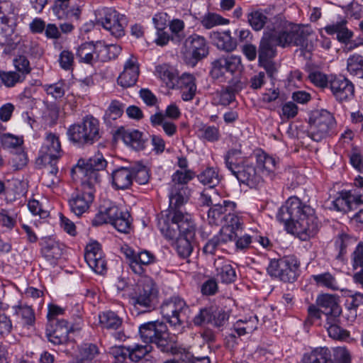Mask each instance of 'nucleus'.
<instances>
[{
	"label": "nucleus",
	"mask_w": 363,
	"mask_h": 363,
	"mask_svg": "<svg viewBox=\"0 0 363 363\" xmlns=\"http://www.w3.org/2000/svg\"><path fill=\"white\" fill-rule=\"evenodd\" d=\"M16 314L21 317L24 323L32 325L35 322V313L31 306L19 304L13 307Z\"/></svg>",
	"instance_id": "nucleus-53"
},
{
	"label": "nucleus",
	"mask_w": 363,
	"mask_h": 363,
	"mask_svg": "<svg viewBox=\"0 0 363 363\" xmlns=\"http://www.w3.org/2000/svg\"><path fill=\"white\" fill-rule=\"evenodd\" d=\"M211 316L210 324L218 328L223 327L229 318L228 313L223 310L211 309Z\"/></svg>",
	"instance_id": "nucleus-59"
},
{
	"label": "nucleus",
	"mask_w": 363,
	"mask_h": 363,
	"mask_svg": "<svg viewBox=\"0 0 363 363\" xmlns=\"http://www.w3.org/2000/svg\"><path fill=\"white\" fill-rule=\"evenodd\" d=\"M121 252L128 261L129 266L135 274L144 273V267L155 262V255L147 250L135 252L128 246L121 247Z\"/></svg>",
	"instance_id": "nucleus-16"
},
{
	"label": "nucleus",
	"mask_w": 363,
	"mask_h": 363,
	"mask_svg": "<svg viewBox=\"0 0 363 363\" xmlns=\"http://www.w3.org/2000/svg\"><path fill=\"white\" fill-rule=\"evenodd\" d=\"M123 140L138 151L145 149L147 143L143 138V133L138 130L125 131L123 134Z\"/></svg>",
	"instance_id": "nucleus-44"
},
{
	"label": "nucleus",
	"mask_w": 363,
	"mask_h": 363,
	"mask_svg": "<svg viewBox=\"0 0 363 363\" xmlns=\"http://www.w3.org/2000/svg\"><path fill=\"white\" fill-rule=\"evenodd\" d=\"M315 303L320 308L322 313L326 315V319L337 318L342 312L337 297L332 294L318 295Z\"/></svg>",
	"instance_id": "nucleus-24"
},
{
	"label": "nucleus",
	"mask_w": 363,
	"mask_h": 363,
	"mask_svg": "<svg viewBox=\"0 0 363 363\" xmlns=\"http://www.w3.org/2000/svg\"><path fill=\"white\" fill-rule=\"evenodd\" d=\"M210 74L220 82H232L233 75L242 67V60L238 55L221 56L211 64Z\"/></svg>",
	"instance_id": "nucleus-12"
},
{
	"label": "nucleus",
	"mask_w": 363,
	"mask_h": 363,
	"mask_svg": "<svg viewBox=\"0 0 363 363\" xmlns=\"http://www.w3.org/2000/svg\"><path fill=\"white\" fill-rule=\"evenodd\" d=\"M121 48L115 44L105 45L101 41L96 42L97 62H106L115 59L121 53Z\"/></svg>",
	"instance_id": "nucleus-36"
},
{
	"label": "nucleus",
	"mask_w": 363,
	"mask_h": 363,
	"mask_svg": "<svg viewBox=\"0 0 363 363\" xmlns=\"http://www.w3.org/2000/svg\"><path fill=\"white\" fill-rule=\"evenodd\" d=\"M76 56L80 62L91 65L97 62L96 43L86 42L81 44L77 49Z\"/></svg>",
	"instance_id": "nucleus-37"
},
{
	"label": "nucleus",
	"mask_w": 363,
	"mask_h": 363,
	"mask_svg": "<svg viewBox=\"0 0 363 363\" xmlns=\"http://www.w3.org/2000/svg\"><path fill=\"white\" fill-rule=\"evenodd\" d=\"M242 154V145L240 143H237L234 147L229 148L224 155L223 158L225 167L232 174L241 165L236 162Z\"/></svg>",
	"instance_id": "nucleus-40"
},
{
	"label": "nucleus",
	"mask_w": 363,
	"mask_h": 363,
	"mask_svg": "<svg viewBox=\"0 0 363 363\" xmlns=\"http://www.w3.org/2000/svg\"><path fill=\"white\" fill-rule=\"evenodd\" d=\"M237 204L234 201L223 200L215 203L208 211V221L211 225H221L230 213L235 212Z\"/></svg>",
	"instance_id": "nucleus-20"
},
{
	"label": "nucleus",
	"mask_w": 363,
	"mask_h": 363,
	"mask_svg": "<svg viewBox=\"0 0 363 363\" xmlns=\"http://www.w3.org/2000/svg\"><path fill=\"white\" fill-rule=\"evenodd\" d=\"M99 354L98 346L93 343H84L79 348L78 358L81 362H91Z\"/></svg>",
	"instance_id": "nucleus-49"
},
{
	"label": "nucleus",
	"mask_w": 363,
	"mask_h": 363,
	"mask_svg": "<svg viewBox=\"0 0 363 363\" xmlns=\"http://www.w3.org/2000/svg\"><path fill=\"white\" fill-rule=\"evenodd\" d=\"M257 325V317L250 318L249 320H239L234 326L233 329L238 336L244 335L252 333Z\"/></svg>",
	"instance_id": "nucleus-50"
},
{
	"label": "nucleus",
	"mask_w": 363,
	"mask_h": 363,
	"mask_svg": "<svg viewBox=\"0 0 363 363\" xmlns=\"http://www.w3.org/2000/svg\"><path fill=\"white\" fill-rule=\"evenodd\" d=\"M216 278L223 283L229 284L236 279V272L228 261L218 259L214 262Z\"/></svg>",
	"instance_id": "nucleus-33"
},
{
	"label": "nucleus",
	"mask_w": 363,
	"mask_h": 363,
	"mask_svg": "<svg viewBox=\"0 0 363 363\" xmlns=\"http://www.w3.org/2000/svg\"><path fill=\"white\" fill-rule=\"evenodd\" d=\"M43 257L49 260L57 259L60 257L62 250L58 244L54 241L47 242L41 250Z\"/></svg>",
	"instance_id": "nucleus-54"
},
{
	"label": "nucleus",
	"mask_w": 363,
	"mask_h": 363,
	"mask_svg": "<svg viewBox=\"0 0 363 363\" xmlns=\"http://www.w3.org/2000/svg\"><path fill=\"white\" fill-rule=\"evenodd\" d=\"M100 17L98 22L103 28L116 37L120 38L124 35V28L127 25L126 18L111 8H104L99 11Z\"/></svg>",
	"instance_id": "nucleus-14"
},
{
	"label": "nucleus",
	"mask_w": 363,
	"mask_h": 363,
	"mask_svg": "<svg viewBox=\"0 0 363 363\" xmlns=\"http://www.w3.org/2000/svg\"><path fill=\"white\" fill-rule=\"evenodd\" d=\"M198 136L201 140L215 143L220 140V133L219 128L215 125L201 124L198 129Z\"/></svg>",
	"instance_id": "nucleus-46"
},
{
	"label": "nucleus",
	"mask_w": 363,
	"mask_h": 363,
	"mask_svg": "<svg viewBox=\"0 0 363 363\" xmlns=\"http://www.w3.org/2000/svg\"><path fill=\"white\" fill-rule=\"evenodd\" d=\"M157 292L156 285L150 277L140 278L132 296L135 307L138 308L140 306L145 308V311H150L154 307Z\"/></svg>",
	"instance_id": "nucleus-13"
},
{
	"label": "nucleus",
	"mask_w": 363,
	"mask_h": 363,
	"mask_svg": "<svg viewBox=\"0 0 363 363\" xmlns=\"http://www.w3.org/2000/svg\"><path fill=\"white\" fill-rule=\"evenodd\" d=\"M229 23L228 19L211 12L206 13L201 19V25L206 29H211L217 26L228 25Z\"/></svg>",
	"instance_id": "nucleus-51"
},
{
	"label": "nucleus",
	"mask_w": 363,
	"mask_h": 363,
	"mask_svg": "<svg viewBox=\"0 0 363 363\" xmlns=\"http://www.w3.org/2000/svg\"><path fill=\"white\" fill-rule=\"evenodd\" d=\"M160 312L167 322L176 328H181L188 320L191 310L183 298L174 296L162 302Z\"/></svg>",
	"instance_id": "nucleus-9"
},
{
	"label": "nucleus",
	"mask_w": 363,
	"mask_h": 363,
	"mask_svg": "<svg viewBox=\"0 0 363 363\" xmlns=\"http://www.w3.org/2000/svg\"><path fill=\"white\" fill-rule=\"evenodd\" d=\"M107 162L101 153L97 152L86 160L80 159L72 171L82 176L85 185L97 186L101 181V172L104 171Z\"/></svg>",
	"instance_id": "nucleus-8"
},
{
	"label": "nucleus",
	"mask_w": 363,
	"mask_h": 363,
	"mask_svg": "<svg viewBox=\"0 0 363 363\" xmlns=\"http://www.w3.org/2000/svg\"><path fill=\"white\" fill-rule=\"evenodd\" d=\"M230 84L215 94V99L222 106H228L235 99V94L242 89L243 86L240 80L229 82Z\"/></svg>",
	"instance_id": "nucleus-31"
},
{
	"label": "nucleus",
	"mask_w": 363,
	"mask_h": 363,
	"mask_svg": "<svg viewBox=\"0 0 363 363\" xmlns=\"http://www.w3.org/2000/svg\"><path fill=\"white\" fill-rule=\"evenodd\" d=\"M311 278L318 286L325 287L332 291L340 289L338 281L335 275L329 272L313 274L311 276Z\"/></svg>",
	"instance_id": "nucleus-41"
},
{
	"label": "nucleus",
	"mask_w": 363,
	"mask_h": 363,
	"mask_svg": "<svg viewBox=\"0 0 363 363\" xmlns=\"http://www.w3.org/2000/svg\"><path fill=\"white\" fill-rule=\"evenodd\" d=\"M347 21L341 19L339 21L326 26L324 29L328 35H337L338 41L345 43L349 41L353 35V33L347 27Z\"/></svg>",
	"instance_id": "nucleus-34"
},
{
	"label": "nucleus",
	"mask_w": 363,
	"mask_h": 363,
	"mask_svg": "<svg viewBox=\"0 0 363 363\" xmlns=\"http://www.w3.org/2000/svg\"><path fill=\"white\" fill-rule=\"evenodd\" d=\"M307 135L313 140L319 142L326 138L333 130L335 120L327 110L314 111L309 118Z\"/></svg>",
	"instance_id": "nucleus-11"
},
{
	"label": "nucleus",
	"mask_w": 363,
	"mask_h": 363,
	"mask_svg": "<svg viewBox=\"0 0 363 363\" xmlns=\"http://www.w3.org/2000/svg\"><path fill=\"white\" fill-rule=\"evenodd\" d=\"M308 78L310 81L316 86L323 89L330 86V75L327 76L324 73L319 71H314L309 74Z\"/></svg>",
	"instance_id": "nucleus-58"
},
{
	"label": "nucleus",
	"mask_w": 363,
	"mask_h": 363,
	"mask_svg": "<svg viewBox=\"0 0 363 363\" xmlns=\"http://www.w3.org/2000/svg\"><path fill=\"white\" fill-rule=\"evenodd\" d=\"M267 29L274 33L277 43L281 48L303 46L311 33L308 26L289 23L281 16H275L269 21Z\"/></svg>",
	"instance_id": "nucleus-4"
},
{
	"label": "nucleus",
	"mask_w": 363,
	"mask_h": 363,
	"mask_svg": "<svg viewBox=\"0 0 363 363\" xmlns=\"http://www.w3.org/2000/svg\"><path fill=\"white\" fill-rule=\"evenodd\" d=\"M108 223L118 232L127 233L130 228V214L121 211L117 206L111 204L105 208Z\"/></svg>",
	"instance_id": "nucleus-22"
},
{
	"label": "nucleus",
	"mask_w": 363,
	"mask_h": 363,
	"mask_svg": "<svg viewBox=\"0 0 363 363\" xmlns=\"http://www.w3.org/2000/svg\"><path fill=\"white\" fill-rule=\"evenodd\" d=\"M267 271L272 277L292 283L299 276L300 263L294 256H285L279 259L270 260Z\"/></svg>",
	"instance_id": "nucleus-10"
},
{
	"label": "nucleus",
	"mask_w": 363,
	"mask_h": 363,
	"mask_svg": "<svg viewBox=\"0 0 363 363\" xmlns=\"http://www.w3.org/2000/svg\"><path fill=\"white\" fill-rule=\"evenodd\" d=\"M52 9L54 15L60 20L72 17L78 19L81 13V10L78 6H69V4L59 1H55Z\"/></svg>",
	"instance_id": "nucleus-35"
},
{
	"label": "nucleus",
	"mask_w": 363,
	"mask_h": 363,
	"mask_svg": "<svg viewBox=\"0 0 363 363\" xmlns=\"http://www.w3.org/2000/svg\"><path fill=\"white\" fill-rule=\"evenodd\" d=\"M99 324L101 328L107 330H117L123 323L119 315L112 311H106L99 314Z\"/></svg>",
	"instance_id": "nucleus-39"
},
{
	"label": "nucleus",
	"mask_w": 363,
	"mask_h": 363,
	"mask_svg": "<svg viewBox=\"0 0 363 363\" xmlns=\"http://www.w3.org/2000/svg\"><path fill=\"white\" fill-rule=\"evenodd\" d=\"M156 74L162 80L167 86H174V81L177 77V70L172 66L163 64L156 67Z\"/></svg>",
	"instance_id": "nucleus-43"
},
{
	"label": "nucleus",
	"mask_w": 363,
	"mask_h": 363,
	"mask_svg": "<svg viewBox=\"0 0 363 363\" xmlns=\"http://www.w3.org/2000/svg\"><path fill=\"white\" fill-rule=\"evenodd\" d=\"M333 95L339 101L349 100L354 96L353 84L343 77L330 75L329 86Z\"/></svg>",
	"instance_id": "nucleus-21"
},
{
	"label": "nucleus",
	"mask_w": 363,
	"mask_h": 363,
	"mask_svg": "<svg viewBox=\"0 0 363 363\" xmlns=\"http://www.w3.org/2000/svg\"><path fill=\"white\" fill-rule=\"evenodd\" d=\"M186 45L191 52L193 58L201 60L208 54V47L204 37L192 34L186 40Z\"/></svg>",
	"instance_id": "nucleus-30"
},
{
	"label": "nucleus",
	"mask_w": 363,
	"mask_h": 363,
	"mask_svg": "<svg viewBox=\"0 0 363 363\" xmlns=\"http://www.w3.org/2000/svg\"><path fill=\"white\" fill-rule=\"evenodd\" d=\"M13 64L16 69L18 71V74L25 79L26 74H29L31 71L30 62L26 57L23 55H19L13 60Z\"/></svg>",
	"instance_id": "nucleus-57"
},
{
	"label": "nucleus",
	"mask_w": 363,
	"mask_h": 363,
	"mask_svg": "<svg viewBox=\"0 0 363 363\" xmlns=\"http://www.w3.org/2000/svg\"><path fill=\"white\" fill-rule=\"evenodd\" d=\"M194 177L190 170H177L172 176L171 188L169 190V205L167 210L183 211L182 206L187 202L189 189L186 184Z\"/></svg>",
	"instance_id": "nucleus-7"
},
{
	"label": "nucleus",
	"mask_w": 363,
	"mask_h": 363,
	"mask_svg": "<svg viewBox=\"0 0 363 363\" xmlns=\"http://www.w3.org/2000/svg\"><path fill=\"white\" fill-rule=\"evenodd\" d=\"M267 13V10H255L247 14V21L253 30H261L267 23H269Z\"/></svg>",
	"instance_id": "nucleus-42"
},
{
	"label": "nucleus",
	"mask_w": 363,
	"mask_h": 363,
	"mask_svg": "<svg viewBox=\"0 0 363 363\" xmlns=\"http://www.w3.org/2000/svg\"><path fill=\"white\" fill-rule=\"evenodd\" d=\"M303 363H333L330 350L327 347H318L303 357Z\"/></svg>",
	"instance_id": "nucleus-38"
},
{
	"label": "nucleus",
	"mask_w": 363,
	"mask_h": 363,
	"mask_svg": "<svg viewBox=\"0 0 363 363\" xmlns=\"http://www.w3.org/2000/svg\"><path fill=\"white\" fill-rule=\"evenodd\" d=\"M277 43L276 36L274 33L267 29L263 33L259 48H258V60L273 59L277 55Z\"/></svg>",
	"instance_id": "nucleus-25"
},
{
	"label": "nucleus",
	"mask_w": 363,
	"mask_h": 363,
	"mask_svg": "<svg viewBox=\"0 0 363 363\" xmlns=\"http://www.w3.org/2000/svg\"><path fill=\"white\" fill-rule=\"evenodd\" d=\"M199 181L203 185L211 188L216 186L220 182L218 172L213 167H207L198 175Z\"/></svg>",
	"instance_id": "nucleus-48"
},
{
	"label": "nucleus",
	"mask_w": 363,
	"mask_h": 363,
	"mask_svg": "<svg viewBox=\"0 0 363 363\" xmlns=\"http://www.w3.org/2000/svg\"><path fill=\"white\" fill-rule=\"evenodd\" d=\"M70 142L79 147L91 145L101 138L99 121L91 115L86 116L82 121L71 125L67 129Z\"/></svg>",
	"instance_id": "nucleus-5"
},
{
	"label": "nucleus",
	"mask_w": 363,
	"mask_h": 363,
	"mask_svg": "<svg viewBox=\"0 0 363 363\" xmlns=\"http://www.w3.org/2000/svg\"><path fill=\"white\" fill-rule=\"evenodd\" d=\"M112 185L116 189H128L133 183V172L131 167H121L111 174Z\"/></svg>",
	"instance_id": "nucleus-32"
},
{
	"label": "nucleus",
	"mask_w": 363,
	"mask_h": 363,
	"mask_svg": "<svg viewBox=\"0 0 363 363\" xmlns=\"http://www.w3.org/2000/svg\"><path fill=\"white\" fill-rule=\"evenodd\" d=\"M337 322L338 318L326 319L325 326L328 335L330 337L335 340H346L347 337H349L350 333L347 330L340 328L337 325Z\"/></svg>",
	"instance_id": "nucleus-45"
},
{
	"label": "nucleus",
	"mask_w": 363,
	"mask_h": 363,
	"mask_svg": "<svg viewBox=\"0 0 363 363\" xmlns=\"http://www.w3.org/2000/svg\"><path fill=\"white\" fill-rule=\"evenodd\" d=\"M152 350L150 345H141L135 344L127 347V351L130 359L133 362H138L145 357Z\"/></svg>",
	"instance_id": "nucleus-52"
},
{
	"label": "nucleus",
	"mask_w": 363,
	"mask_h": 363,
	"mask_svg": "<svg viewBox=\"0 0 363 363\" xmlns=\"http://www.w3.org/2000/svg\"><path fill=\"white\" fill-rule=\"evenodd\" d=\"M0 79L2 83L8 87L13 86L17 82H21L24 80L23 77L16 72L4 71H0Z\"/></svg>",
	"instance_id": "nucleus-61"
},
{
	"label": "nucleus",
	"mask_w": 363,
	"mask_h": 363,
	"mask_svg": "<svg viewBox=\"0 0 363 363\" xmlns=\"http://www.w3.org/2000/svg\"><path fill=\"white\" fill-rule=\"evenodd\" d=\"M72 331V325L67 320L61 319L48 323L45 335L49 342L58 345L69 341V333Z\"/></svg>",
	"instance_id": "nucleus-17"
},
{
	"label": "nucleus",
	"mask_w": 363,
	"mask_h": 363,
	"mask_svg": "<svg viewBox=\"0 0 363 363\" xmlns=\"http://www.w3.org/2000/svg\"><path fill=\"white\" fill-rule=\"evenodd\" d=\"M177 82L182 100L184 101L193 100L197 91L196 77L191 74L183 73Z\"/></svg>",
	"instance_id": "nucleus-28"
},
{
	"label": "nucleus",
	"mask_w": 363,
	"mask_h": 363,
	"mask_svg": "<svg viewBox=\"0 0 363 363\" xmlns=\"http://www.w3.org/2000/svg\"><path fill=\"white\" fill-rule=\"evenodd\" d=\"M363 203V194L352 191H341L333 201V206L338 211L347 212Z\"/></svg>",
	"instance_id": "nucleus-23"
},
{
	"label": "nucleus",
	"mask_w": 363,
	"mask_h": 363,
	"mask_svg": "<svg viewBox=\"0 0 363 363\" xmlns=\"http://www.w3.org/2000/svg\"><path fill=\"white\" fill-rule=\"evenodd\" d=\"M286 230L306 240L318 232L319 223L315 211L303 203L298 197L291 196L282 205L277 214Z\"/></svg>",
	"instance_id": "nucleus-2"
},
{
	"label": "nucleus",
	"mask_w": 363,
	"mask_h": 363,
	"mask_svg": "<svg viewBox=\"0 0 363 363\" xmlns=\"http://www.w3.org/2000/svg\"><path fill=\"white\" fill-rule=\"evenodd\" d=\"M85 184L82 181V189L73 193L69 199L70 210L77 216L88 211L94 199L96 186Z\"/></svg>",
	"instance_id": "nucleus-15"
},
{
	"label": "nucleus",
	"mask_w": 363,
	"mask_h": 363,
	"mask_svg": "<svg viewBox=\"0 0 363 363\" xmlns=\"http://www.w3.org/2000/svg\"><path fill=\"white\" fill-rule=\"evenodd\" d=\"M213 44L220 50L231 52L237 48V41L231 36L229 30L223 32L213 31L210 34Z\"/></svg>",
	"instance_id": "nucleus-29"
},
{
	"label": "nucleus",
	"mask_w": 363,
	"mask_h": 363,
	"mask_svg": "<svg viewBox=\"0 0 363 363\" xmlns=\"http://www.w3.org/2000/svg\"><path fill=\"white\" fill-rule=\"evenodd\" d=\"M351 262L354 269L363 268V242H360L352 253Z\"/></svg>",
	"instance_id": "nucleus-63"
},
{
	"label": "nucleus",
	"mask_w": 363,
	"mask_h": 363,
	"mask_svg": "<svg viewBox=\"0 0 363 363\" xmlns=\"http://www.w3.org/2000/svg\"><path fill=\"white\" fill-rule=\"evenodd\" d=\"M131 171L133 172V180L139 184H145L148 182L150 174L147 168L140 164H137L131 166Z\"/></svg>",
	"instance_id": "nucleus-55"
},
{
	"label": "nucleus",
	"mask_w": 363,
	"mask_h": 363,
	"mask_svg": "<svg viewBox=\"0 0 363 363\" xmlns=\"http://www.w3.org/2000/svg\"><path fill=\"white\" fill-rule=\"evenodd\" d=\"M257 165L242 163L232 174L238 180L250 188H256L264 183V177L272 179L275 175L277 162L264 152L256 154Z\"/></svg>",
	"instance_id": "nucleus-3"
},
{
	"label": "nucleus",
	"mask_w": 363,
	"mask_h": 363,
	"mask_svg": "<svg viewBox=\"0 0 363 363\" xmlns=\"http://www.w3.org/2000/svg\"><path fill=\"white\" fill-rule=\"evenodd\" d=\"M243 222L241 217L236 214V211L233 213H230V216H227L223 220V227H228L230 230L238 233L242 229Z\"/></svg>",
	"instance_id": "nucleus-60"
},
{
	"label": "nucleus",
	"mask_w": 363,
	"mask_h": 363,
	"mask_svg": "<svg viewBox=\"0 0 363 363\" xmlns=\"http://www.w3.org/2000/svg\"><path fill=\"white\" fill-rule=\"evenodd\" d=\"M168 25L172 37H175L177 40H181L184 38V22L181 19L174 18L169 21Z\"/></svg>",
	"instance_id": "nucleus-62"
},
{
	"label": "nucleus",
	"mask_w": 363,
	"mask_h": 363,
	"mask_svg": "<svg viewBox=\"0 0 363 363\" xmlns=\"http://www.w3.org/2000/svg\"><path fill=\"white\" fill-rule=\"evenodd\" d=\"M160 231L174 246L179 256L188 258L193 251L191 241L196 233V225L192 216L183 211L164 210L157 222Z\"/></svg>",
	"instance_id": "nucleus-1"
},
{
	"label": "nucleus",
	"mask_w": 363,
	"mask_h": 363,
	"mask_svg": "<svg viewBox=\"0 0 363 363\" xmlns=\"http://www.w3.org/2000/svg\"><path fill=\"white\" fill-rule=\"evenodd\" d=\"M124 109V104L118 100H112L106 111L105 116L111 120H116L123 115Z\"/></svg>",
	"instance_id": "nucleus-56"
},
{
	"label": "nucleus",
	"mask_w": 363,
	"mask_h": 363,
	"mask_svg": "<svg viewBox=\"0 0 363 363\" xmlns=\"http://www.w3.org/2000/svg\"><path fill=\"white\" fill-rule=\"evenodd\" d=\"M84 259L89 267L97 274L106 270V262L101 245L97 242L89 243L86 247Z\"/></svg>",
	"instance_id": "nucleus-19"
},
{
	"label": "nucleus",
	"mask_w": 363,
	"mask_h": 363,
	"mask_svg": "<svg viewBox=\"0 0 363 363\" xmlns=\"http://www.w3.org/2000/svg\"><path fill=\"white\" fill-rule=\"evenodd\" d=\"M27 193V184L18 179L12 178L6 180L2 199L6 203H12L19 199Z\"/></svg>",
	"instance_id": "nucleus-27"
},
{
	"label": "nucleus",
	"mask_w": 363,
	"mask_h": 363,
	"mask_svg": "<svg viewBox=\"0 0 363 363\" xmlns=\"http://www.w3.org/2000/svg\"><path fill=\"white\" fill-rule=\"evenodd\" d=\"M139 334L143 342L154 343L163 352H172L174 342L169 338L167 327L162 321H150L139 327Z\"/></svg>",
	"instance_id": "nucleus-6"
},
{
	"label": "nucleus",
	"mask_w": 363,
	"mask_h": 363,
	"mask_svg": "<svg viewBox=\"0 0 363 363\" xmlns=\"http://www.w3.org/2000/svg\"><path fill=\"white\" fill-rule=\"evenodd\" d=\"M347 69L350 74L363 79V56L354 54L347 60Z\"/></svg>",
	"instance_id": "nucleus-47"
},
{
	"label": "nucleus",
	"mask_w": 363,
	"mask_h": 363,
	"mask_svg": "<svg viewBox=\"0 0 363 363\" xmlns=\"http://www.w3.org/2000/svg\"><path fill=\"white\" fill-rule=\"evenodd\" d=\"M139 76V65L137 58L131 55L124 64L123 72L118 78V83L123 87L133 86Z\"/></svg>",
	"instance_id": "nucleus-26"
},
{
	"label": "nucleus",
	"mask_w": 363,
	"mask_h": 363,
	"mask_svg": "<svg viewBox=\"0 0 363 363\" xmlns=\"http://www.w3.org/2000/svg\"><path fill=\"white\" fill-rule=\"evenodd\" d=\"M350 162L355 169L363 172V155L356 147L352 148L350 153Z\"/></svg>",
	"instance_id": "nucleus-64"
},
{
	"label": "nucleus",
	"mask_w": 363,
	"mask_h": 363,
	"mask_svg": "<svg viewBox=\"0 0 363 363\" xmlns=\"http://www.w3.org/2000/svg\"><path fill=\"white\" fill-rule=\"evenodd\" d=\"M62 155L60 139L55 133H46L43 144L40 150L39 159L44 164L57 160Z\"/></svg>",
	"instance_id": "nucleus-18"
}]
</instances>
